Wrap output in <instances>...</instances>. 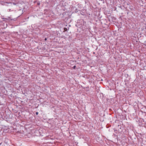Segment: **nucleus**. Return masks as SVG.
<instances>
[{
    "label": "nucleus",
    "instance_id": "obj_1",
    "mask_svg": "<svg viewBox=\"0 0 146 146\" xmlns=\"http://www.w3.org/2000/svg\"><path fill=\"white\" fill-rule=\"evenodd\" d=\"M76 67V66L75 65L73 66V68L74 69V68H75Z\"/></svg>",
    "mask_w": 146,
    "mask_h": 146
},
{
    "label": "nucleus",
    "instance_id": "obj_2",
    "mask_svg": "<svg viewBox=\"0 0 146 146\" xmlns=\"http://www.w3.org/2000/svg\"><path fill=\"white\" fill-rule=\"evenodd\" d=\"M46 39H46V38H45V40H46Z\"/></svg>",
    "mask_w": 146,
    "mask_h": 146
},
{
    "label": "nucleus",
    "instance_id": "obj_3",
    "mask_svg": "<svg viewBox=\"0 0 146 146\" xmlns=\"http://www.w3.org/2000/svg\"><path fill=\"white\" fill-rule=\"evenodd\" d=\"M38 112H37V115L38 114Z\"/></svg>",
    "mask_w": 146,
    "mask_h": 146
},
{
    "label": "nucleus",
    "instance_id": "obj_4",
    "mask_svg": "<svg viewBox=\"0 0 146 146\" xmlns=\"http://www.w3.org/2000/svg\"><path fill=\"white\" fill-rule=\"evenodd\" d=\"M35 114H36V112H35Z\"/></svg>",
    "mask_w": 146,
    "mask_h": 146
},
{
    "label": "nucleus",
    "instance_id": "obj_5",
    "mask_svg": "<svg viewBox=\"0 0 146 146\" xmlns=\"http://www.w3.org/2000/svg\"><path fill=\"white\" fill-rule=\"evenodd\" d=\"M38 5H39L40 4V3H38Z\"/></svg>",
    "mask_w": 146,
    "mask_h": 146
}]
</instances>
